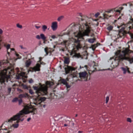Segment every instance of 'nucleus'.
<instances>
[{"mask_svg": "<svg viewBox=\"0 0 133 133\" xmlns=\"http://www.w3.org/2000/svg\"><path fill=\"white\" fill-rule=\"evenodd\" d=\"M92 19L91 18L85 16L81 19L79 23L76 24L75 23L71 24L68 26L67 32L65 33L68 35H74L78 39L76 43L77 45L76 48H74L70 52V55L75 57L79 58L81 57L80 54L76 53L77 50L81 48L79 38L84 39L83 37L85 36L94 37V30L91 25Z\"/></svg>", "mask_w": 133, "mask_h": 133, "instance_id": "1", "label": "nucleus"}, {"mask_svg": "<svg viewBox=\"0 0 133 133\" xmlns=\"http://www.w3.org/2000/svg\"><path fill=\"white\" fill-rule=\"evenodd\" d=\"M131 51L129 48L123 49L122 51L119 50H118L115 54V57L110 58V60H113L111 63V66L114 67L117 66L119 63H121L124 60L129 62L130 63H133V56L130 57L129 56V54Z\"/></svg>", "mask_w": 133, "mask_h": 133, "instance_id": "2", "label": "nucleus"}, {"mask_svg": "<svg viewBox=\"0 0 133 133\" xmlns=\"http://www.w3.org/2000/svg\"><path fill=\"white\" fill-rule=\"evenodd\" d=\"M36 109L33 107L32 105L28 104L25 106L24 109L20 111L16 115L13 116L10 119L8 120V122H11L12 121L16 120V122L17 123L13 124L10 127L9 129H12L16 128H17L19 126L18 123L20 122L23 121L24 119L23 117L24 116L25 114H28L30 113H32V114H35L36 112Z\"/></svg>", "mask_w": 133, "mask_h": 133, "instance_id": "3", "label": "nucleus"}, {"mask_svg": "<svg viewBox=\"0 0 133 133\" xmlns=\"http://www.w3.org/2000/svg\"><path fill=\"white\" fill-rule=\"evenodd\" d=\"M33 88L36 90L35 94L37 97L34 102V104L36 105H39L41 106V103L46 99L45 97H41V96L46 95L48 93V87L46 85L43 84L41 85L40 87L34 86Z\"/></svg>", "mask_w": 133, "mask_h": 133, "instance_id": "4", "label": "nucleus"}, {"mask_svg": "<svg viewBox=\"0 0 133 133\" xmlns=\"http://www.w3.org/2000/svg\"><path fill=\"white\" fill-rule=\"evenodd\" d=\"M10 65L9 61L7 60H3L0 61V66L2 67H6V68H4L3 70L1 69L0 70V78L3 74H5V75L9 76L10 77L11 72H14V69L12 68V67L8 66V65Z\"/></svg>", "mask_w": 133, "mask_h": 133, "instance_id": "5", "label": "nucleus"}, {"mask_svg": "<svg viewBox=\"0 0 133 133\" xmlns=\"http://www.w3.org/2000/svg\"><path fill=\"white\" fill-rule=\"evenodd\" d=\"M123 8H124L123 7H120L119 6H118L114 9L108 10L107 11H105V12L107 13H110L111 12H112L113 11H114L115 12H117L119 14H120L121 12V10H122L123 9Z\"/></svg>", "mask_w": 133, "mask_h": 133, "instance_id": "6", "label": "nucleus"}, {"mask_svg": "<svg viewBox=\"0 0 133 133\" xmlns=\"http://www.w3.org/2000/svg\"><path fill=\"white\" fill-rule=\"evenodd\" d=\"M3 74V73H2ZM10 78L9 76H7L5 74H3L0 78V84H5V82L6 81L8 82V79Z\"/></svg>", "mask_w": 133, "mask_h": 133, "instance_id": "7", "label": "nucleus"}, {"mask_svg": "<svg viewBox=\"0 0 133 133\" xmlns=\"http://www.w3.org/2000/svg\"><path fill=\"white\" fill-rule=\"evenodd\" d=\"M79 77L82 81H86L88 79V74L86 71L82 72L79 73Z\"/></svg>", "mask_w": 133, "mask_h": 133, "instance_id": "8", "label": "nucleus"}, {"mask_svg": "<svg viewBox=\"0 0 133 133\" xmlns=\"http://www.w3.org/2000/svg\"><path fill=\"white\" fill-rule=\"evenodd\" d=\"M70 43L68 40L64 41L61 43L62 44L64 45V48L61 49V50L63 51H64L65 50V49H67V47L70 44Z\"/></svg>", "mask_w": 133, "mask_h": 133, "instance_id": "9", "label": "nucleus"}, {"mask_svg": "<svg viewBox=\"0 0 133 133\" xmlns=\"http://www.w3.org/2000/svg\"><path fill=\"white\" fill-rule=\"evenodd\" d=\"M25 73L23 72H21L19 73L18 72L16 75L17 79H19L22 78L23 77L26 78L27 77L25 76Z\"/></svg>", "mask_w": 133, "mask_h": 133, "instance_id": "10", "label": "nucleus"}, {"mask_svg": "<svg viewBox=\"0 0 133 133\" xmlns=\"http://www.w3.org/2000/svg\"><path fill=\"white\" fill-rule=\"evenodd\" d=\"M75 70L74 68H72L68 66L67 68H65V70L66 74H68L70 72H72L73 71H75Z\"/></svg>", "mask_w": 133, "mask_h": 133, "instance_id": "11", "label": "nucleus"}, {"mask_svg": "<svg viewBox=\"0 0 133 133\" xmlns=\"http://www.w3.org/2000/svg\"><path fill=\"white\" fill-rule=\"evenodd\" d=\"M124 28L122 27L121 29L119 30L118 32V37H122L124 34Z\"/></svg>", "mask_w": 133, "mask_h": 133, "instance_id": "12", "label": "nucleus"}, {"mask_svg": "<svg viewBox=\"0 0 133 133\" xmlns=\"http://www.w3.org/2000/svg\"><path fill=\"white\" fill-rule=\"evenodd\" d=\"M41 66V65L37 63L35 66L32 68V70L33 71H39L40 70Z\"/></svg>", "mask_w": 133, "mask_h": 133, "instance_id": "13", "label": "nucleus"}, {"mask_svg": "<svg viewBox=\"0 0 133 133\" xmlns=\"http://www.w3.org/2000/svg\"><path fill=\"white\" fill-rule=\"evenodd\" d=\"M57 22H54L52 23L51 27L53 30H55L57 29Z\"/></svg>", "mask_w": 133, "mask_h": 133, "instance_id": "14", "label": "nucleus"}, {"mask_svg": "<svg viewBox=\"0 0 133 133\" xmlns=\"http://www.w3.org/2000/svg\"><path fill=\"white\" fill-rule=\"evenodd\" d=\"M29 95L26 93H25L23 94H20L18 96L19 98H25L28 97Z\"/></svg>", "mask_w": 133, "mask_h": 133, "instance_id": "15", "label": "nucleus"}, {"mask_svg": "<svg viewBox=\"0 0 133 133\" xmlns=\"http://www.w3.org/2000/svg\"><path fill=\"white\" fill-rule=\"evenodd\" d=\"M50 48H49L48 47H46L44 49V51L45 52H46V55H48V54L49 52L51 54V51L50 50Z\"/></svg>", "mask_w": 133, "mask_h": 133, "instance_id": "16", "label": "nucleus"}, {"mask_svg": "<svg viewBox=\"0 0 133 133\" xmlns=\"http://www.w3.org/2000/svg\"><path fill=\"white\" fill-rule=\"evenodd\" d=\"M59 82L60 83L63 84L64 85H65L67 83L66 80L63 78L60 79L59 81Z\"/></svg>", "mask_w": 133, "mask_h": 133, "instance_id": "17", "label": "nucleus"}, {"mask_svg": "<svg viewBox=\"0 0 133 133\" xmlns=\"http://www.w3.org/2000/svg\"><path fill=\"white\" fill-rule=\"evenodd\" d=\"M121 69L123 71V73L125 74L127 72V70H128V67L127 66L126 67H122L121 68Z\"/></svg>", "mask_w": 133, "mask_h": 133, "instance_id": "18", "label": "nucleus"}, {"mask_svg": "<svg viewBox=\"0 0 133 133\" xmlns=\"http://www.w3.org/2000/svg\"><path fill=\"white\" fill-rule=\"evenodd\" d=\"M31 61L30 59L26 61V65L27 67H28L31 64Z\"/></svg>", "mask_w": 133, "mask_h": 133, "instance_id": "19", "label": "nucleus"}, {"mask_svg": "<svg viewBox=\"0 0 133 133\" xmlns=\"http://www.w3.org/2000/svg\"><path fill=\"white\" fill-rule=\"evenodd\" d=\"M96 40V38L94 37L93 38H89L88 39V42L90 43H93Z\"/></svg>", "mask_w": 133, "mask_h": 133, "instance_id": "20", "label": "nucleus"}, {"mask_svg": "<svg viewBox=\"0 0 133 133\" xmlns=\"http://www.w3.org/2000/svg\"><path fill=\"white\" fill-rule=\"evenodd\" d=\"M7 49V52L9 56L10 54V52L9 51V49H10V45L9 44H7L6 46L5 45Z\"/></svg>", "mask_w": 133, "mask_h": 133, "instance_id": "21", "label": "nucleus"}, {"mask_svg": "<svg viewBox=\"0 0 133 133\" xmlns=\"http://www.w3.org/2000/svg\"><path fill=\"white\" fill-rule=\"evenodd\" d=\"M70 62L69 59L68 58L66 57L64 61V62L65 64H68Z\"/></svg>", "mask_w": 133, "mask_h": 133, "instance_id": "22", "label": "nucleus"}, {"mask_svg": "<svg viewBox=\"0 0 133 133\" xmlns=\"http://www.w3.org/2000/svg\"><path fill=\"white\" fill-rule=\"evenodd\" d=\"M103 15L104 18V19H107L109 17L111 16L108 15V14L105 13L103 14Z\"/></svg>", "mask_w": 133, "mask_h": 133, "instance_id": "23", "label": "nucleus"}, {"mask_svg": "<svg viewBox=\"0 0 133 133\" xmlns=\"http://www.w3.org/2000/svg\"><path fill=\"white\" fill-rule=\"evenodd\" d=\"M78 75V73L76 72H72V74H71V76L73 78L74 77H77Z\"/></svg>", "mask_w": 133, "mask_h": 133, "instance_id": "24", "label": "nucleus"}, {"mask_svg": "<svg viewBox=\"0 0 133 133\" xmlns=\"http://www.w3.org/2000/svg\"><path fill=\"white\" fill-rule=\"evenodd\" d=\"M41 38L43 41H45L46 39V37L43 34H41L40 35Z\"/></svg>", "mask_w": 133, "mask_h": 133, "instance_id": "25", "label": "nucleus"}, {"mask_svg": "<svg viewBox=\"0 0 133 133\" xmlns=\"http://www.w3.org/2000/svg\"><path fill=\"white\" fill-rule=\"evenodd\" d=\"M130 19V21L128 22V23H132V28L133 29V18L131 16Z\"/></svg>", "mask_w": 133, "mask_h": 133, "instance_id": "26", "label": "nucleus"}, {"mask_svg": "<svg viewBox=\"0 0 133 133\" xmlns=\"http://www.w3.org/2000/svg\"><path fill=\"white\" fill-rule=\"evenodd\" d=\"M113 28V26L111 25H110L107 27V29L108 30L110 31L112 30Z\"/></svg>", "mask_w": 133, "mask_h": 133, "instance_id": "27", "label": "nucleus"}, {"mask_svg": "<svg viewBox=\"0 0 133 133\" xmlns=\"http://www.w3.org/2000/svg\"><path fill=\"white\" fill-rule=\"evenodd\" d=\"M15 55L16 57H17L18 59H21V56H20L19 54L16 53V52L15 53Z\"/></svg>", "mask_w": 133, "mask_h": 133, "instance_id": "28", "label": "nucleus"}, {"mask_svg": "<svg viewBox=\"0 0 133 133\" xmlns=\"http://www.w3.org/2000/svg\"><path fill=\"white\" fill-rule=\"evenodd\" d=\"M43 31H45L46 29L47 28V26L45 25H43L42 27Z\"/></svg>", "mask_w": 133, "mask_h": 133, "instance_id": "29", "label": "nucleus"}, {"mask_svg": "<svg viewBox=\"0 0 133 133\" xmlns=\"http://www.w3.org/2000/svg\"><path fill=\"white\" fill-rule=\"evenodd\" d=\"M18 98L17 97L15 98H14L12 100V102H15L17 101H18Z\"/></svg>", "mask_w": 133, "mask_h": 133, "instance_id": "30", "label": "nucleus"}, {"mask_svg": "<svg viewBox=\"0 0 133 133\" xmlns=\"http://www.w3.org/2000/svg\"><path fill=\"white\" fill-rule=\"evenodd\" d=\"M63 18V16H61L59 17L57 19V21H60Z\"/></svg>", "mask_w": 133, "mask_h": 133, "instance_id": "31", "label": "nucleus"}, {"mask_svg": "<svg viewBox=\"0 0 133 133\" xmlns=\"http://www.w3.org/2000/svg\"><path fill=\"white\" fill-rule=\"evenodd\" d=\"M127 121L128 122L130 123H131L132 121L131 119L129 118H127Z\"/></svg>", "mask_w": 133, "mask_h": 133, "instance_id": "32", "label": "nucleus"}, {"mask_svg": "<svg viewBox=\"0 0 133 133\" xmlns=\"http://www.w3.org/2000/svg\"><path fill=\"white\" fill-rule=\"evenodd\" d=\"M17 27L19 28L22 29V25H19V24H17Z\"/></svg>", "mask_w": 133, "mask_h": 133, "instance_id": "33", "label": "nucleus"}, {"mask_svg": "<svg viewBox=\"0 0 133 133\" xmlns=\"http://www.w3.org/2000/svg\"><path fill=\"white\" fill-rule=\"evenodd\" d=\"M23 88L25 89H28V87L26 85H23Z\"/></svg>", "mask_w": 133, "mask_h": 133, "instance_id": "34", "label": "nucleus"}, {"mask_svg": "<svg viewBox=\"0 0 133 133\" xmlns=\"http://www.w3.org/2000/svg\"><path fill=\"white\" fill-rule=\"evenodd\" d=\"M29 92L31 95L33 94L34 93L33 91L31 89H30L29 90Z\"/></svg>", "mask_w": 133, "mask_h": 133, "instance_id": "35", "label": "nucleus"}, {"mask_svg": "<svg viewBox=\"0 0 133 133\" xmlns=\"http://www.w3.org/2000/svg\"><path fill=\"white\" fill-rule=\"evenodd\" d=\"M51 38L53 39H54L55 38H57V37H56L55 35H52L51 36Z\"/></svg>", "mask_w": 133, "mask_h": 133, "instance_id": "36", "label": "nucleus"}, {"mask_svg": "<svg viewBox=\"0 0 133 133\" xmlns=\"http://www.w3.org/2000/svg\"><path fill=\"white\" fill-rule=\"evenodd\" d=\"M99 15V12H97L96 14L95 15V17L97 18V17Z\"/></svg>", "mask_w": 133, "mask_h": 133, "instance_id": "37", "label": "nucleus"}, {"mask_svg": "<svg viewBox=\"0 0 133 133\" xmlns=\"http://www.w3.org/2000/svg\"><path fill=\"white\" fill-rule=\"evenodd\" d=\"M65 85L67 88H69L70 87V86L69 85L68 83H67Z\"/></svg>", "mask_w": 133, "mask_h": 133, "instance_id": "38", "label": "nucleus"}, {"mask_svg": "<svg viewBox=\"0 0 133 133\" xmlns=\"http://www.w3.org/2000/svg\"><path fill=\"white\" fill-rule=\"evenodd\" d=\"M18 101L19 102V104H21L22 102V100L21 99L19 100L18 99Z\"/></svg>", "mask_w": 133, "mask_h": 133, "instance_id": "39", "label": "nucleus"}, {"mask_svg": "<svg viewBox=\"0 0 133 133\" xmlns=\"http://www.w3.org/2000/svg\"><path fill=\"white\" fill-rule=\"evenodd\" d=\"M36 38L37 39H41L40 36H39L38 35H36Z\"/></svg>", "mask_w": 133, "mask_h": 133, "instance_id": "40", "label": "nucleus"}, {"mask_svg": "<svg viewBox=\"0 0 133 133\" xmlns=\"http://www.w3.org/2000/svg\"><path fill=\"white\" fill-rule=\"evenodd\" d=\"M109 97H107L106 99V103H107L109 101Z\"/></svg>", "mask_w": 133, "mask_h": 133, "instance_id": "41", "label": "nucleus"}, {"mask_svg": "<svg viewBox=\"0 0 133 133\" xmlns=\"http://www.w3.org/2000/svg\"><path fill=\"white\" fill-rule=\"evenodd\" d=\"M39 60L38 62H39L40 63V64H42V63L41 62V60L42 59V58L41 57H40L39 58Z\"/></svg>", "mask_w": 133, "mask_h": 133, "instance_id": "42", "label": "nucleus"}, {"mask_svg": "<svg viewBox=\"0 0 133 133\" xmlns=\"http://www.w3.org/2000/svg\"><path fill=\"white\" fill-rule=\"evenodd\" d=\"M11 91V88H9L8 89V92L9 94Z\"/></svg>", "mask_w": 133, "mask_h": 133, "instance_id": "43", "label": "nucleus"}, {"mask_svg": "<svg viewBox=\"0 0 133 133\" xmlns=\"http://www.w3.org/2000/svg\"><path fill=\"white\" fill-rule=\"evenodd\" d=\"M29 82L30 83H32L33 82V80L32 79H31L29 80Z\"/></svg>", "mask_w": 133, "mask_h": 133, "instance_id": "44", "label": "nucleus"}, {"mask_svg": "<svg viewBox=\"0 0 133 133\" xmlns=\"http://www.w3.org/2000/svg\"><path fill=\"white\" fill-rule=\"evenodd\" d=\"M51 83L50 82H46V84L47 85H49L50 86H51Z\"/></svg>", "mask_w": 133, "mask_h": 133, "instance_id": "45", "label": "nucleus"}, {"mask_svg": "<svg viewBox=\"0 0 133 133\" xmlns=\"http://www.w3.org/2000/svg\"><path fill=\"white\" fill-rule=\"evenodd\" d=\"M10 51H9V52H11V51H14L15 50V49L13 48L10 49Z\"/></svg>", "mask_w": 133, "mask_h": 133, "instance_id": "46", "label": "nucleus"}, {"mask_svg": "<svg viewBox=\"0 0 133 133\" xmlns=\"http://www.w3.org/2000/svg\"><path fill=\"white\" fill-rule=\"evenodd\" d=\"M127 72L129 74H130L131 73L130 71L129 70V68L128 67V70H127Z\"/></svg>", "mask_w": 133, "mask_h": 133, "instance_id": "47", "label": "nucleus"}, {"mask_svg": "<svg viewBox=\"0 0 133 133\" xmlns=\"http://www.w3.org/2000/svg\"><path fill=\"white\" fill-rule=\"evenodd\" d=\"M3 31L1 29H0V34H2V33H3Z\"/></svg>", "mask_w": 133, "mask_h": 133, "instance_id": "48", "label": "nucleus"}, {"mask_svg": "<svg viewBox=\"0 0 133 133\" xmlns=\"http://www.w3.org/2000/svg\"><path fill=\"white\" fill-rule=\"evenodd\" d=\"M35 26L36 28L37 29H38L39 28H40V26Z\"/></svg>", "mask_w": 133, "mask_h": 133, "instance_id": "49", "label": "nucleus"}, {"mask_svg": "<svg viewBox=\"0 0 133 133\" xmlns=\"http://www.w3.org/2000/svg\"><path fill=\"white\" fill-rule=\"evenodd\" d=\"M130 6L131 7L133 6V5L132 4V3H130Z\"/></svg>", "mask_w": 133, "mask_h": 133, "instance_id": "50", "label": "nucleus"}, {"mask_svg": "<svg viewBox=\"0 0 133 133\" xmlns=\"http://www.w3.org/2000/svg\"><path fill=\"white\" fill-rule=\"evenodd\" d=\"M92 47L93 48H94V49H95L96 48V47L94 45H92Z\"/></svg>", "mask_w": 133, "mask_h": 133, "instance_id": "51", "label": "nucleus"}, {"mask_svg": "<svg viewBox=\"0 0 133 133\" xmlns=\"http://www.w3.org/2000/svg\"><path fill=\"white\" fill-rule=\"evenodd\" d=\"M30 119H31V118H28L27 119V121H29L30 120Z\"/></svg>", "mask_w": 133, "mask_h": 133, "instance_id": "52", "label": "nucleus"}, {"mask_svg": "<svg viewBox=\"0 0 133 133\" xmlns=\"http://www.w3.org/2000/svg\"><path fill=\"white\" fill-rule=\"evenodd\" d=\"M95 66H96V65H95L93 66V67L95 68V69H96L95 67Z\"/></svg>", "mask_w": 133, "mask_h": 133, "instance_id": "53", "label": "nucleus"}, {"mask_svg": "<svg viewBox=\"0 0 133 133\" xmlns=\"http://www.w3.org/2000/svg\"><path fill=\"white\" fill-rule=\"evenodd\" d=\"M3 130V129H0V133H1V132H2L1 130Z\"/></svg>", "mask_w": 133, "mask_h": 133, "instance_id": "54", "label": "nucleus"}, {"mask_svg": "<svg viewBox=\"0 0 133 133\" xmlns=\"http://www.w3.org/2000/svg\"><path fill=\"white\" fill-rule=\"evenodd\" d=\"M82 131H78V133H82Z\"/></svg>", "mask_w": 133, "mask_h": 133, "instance_id": "55", "label": "nucleus"}, {"mask_svg": "<svg viewBox=\"0 0 133 133\" xmlns=\"http://www.w3.org/2000/svg\"><path fill=\"white\" fill-rule=\"evenodd\" d=\"M20 47L22 49H23V46H22V45H20Z\"/></svg>", "mask_w": 133, "mask_h": 133, "instance_id": "56", "label": "nucleus"}, {"mask_svg": "<svg viewBox=\"0 0 133 133\" xmlns=\"http://www.w3.org/2000/svg\"><path fill=\"white\" fill-rule=\"evenodd\" d=\"M68 125L67 124H64V126H65V127L67 126Z\"/></svg>", "mask_w": 133, "mask_h": 133, "instance_id": "57", "label": "nucleus"}, {"mask_svg": "<svg viewBox=\"0 0 133 133\" xmlns=\"http://www.w3.org/2000/svg\"><path fill=\"white\" fill-rule=\"evenodd\" d=\"M122 5L123 6H124V5L127 6V4H124Z\"/></svg>", "mask_w": 133, "mask_h": 133, "instance_id": "58", "label": "nucleus"}, {"mask_svg": "<svg viewBox=\"0 0 133 133\" xmlns=\"http://www.w3.org/2000/svg\"><path fill=\"white\" fill-rule=\"evenodd\" d=\"M10 130H9L7 132H6L5 133H10Z\"/></svg>", "mask_w": 133, "mask_h": 133, "instance_id": "59", "label": "nucleus"}, {"mask_svg": "<svg viewBox=\"0 0 133 133\" xmlns=\"http://www.w3.org/2000/svg\"><path fill=\"white\" fill-rule=\"evenodd\" d=\"M41 62L42 63V64H44V63L43 62Z\"/></svg>", "mask_w": 133, "mask_h": 133, "instance_id": "60", "label": "nucleus"}, {"mask_svg": "<svg viewBox=\"0 0 133 133\" xmlns=\"http://www.w3.org/2000/svg\"><path fill=\"white\" fill-rule=\"evenodd\" d=\"M121 17L120 16L119 17V18H118V19H119V18H121Z\"/></svg>", "mask_w": 133, "mask_h": 133, "instance_id": "61", "label": "nucleus"}, {"mask_svg": "<svg viewBox=\"0 0 133 133\" xmlns=\"http://www.w3.org/2000/svg\"><path fill=\"white\" fill-rule=\"evenodd\" d=\"M77 114H76V116H75V117H77Z\"/></svg>", "mask_w": 133, "mask_h": 133, "instance_id": "62", "label": "nucleus"}, {"mask_svg": "<svg viewBox=\"0 0 133 133\" xmlns=\"http://www.w3.org/2000/svg\"><path fill=\"white\" fill-rule=\"evenodd\" d=\"M66 79H67V81H68V78H66Z\"/></svg>", "mask_w": 133, "mask_h": 133, "instance_id": "63", "label": "nucleus"}, {"mask_svg": "<svg viewBox=\"0 0 133 133\" xmlns=\"http://www.w3.org/2000/svg\"><path fill=\"white\" fill-rule=\"evenodd\" d=\"M50 41H52V40L51 39H50Z\"/></svg>", "mask_w": 133, "mask_h": 133, "instance_id": "64", "label": "nucleus"}]
</instances>
